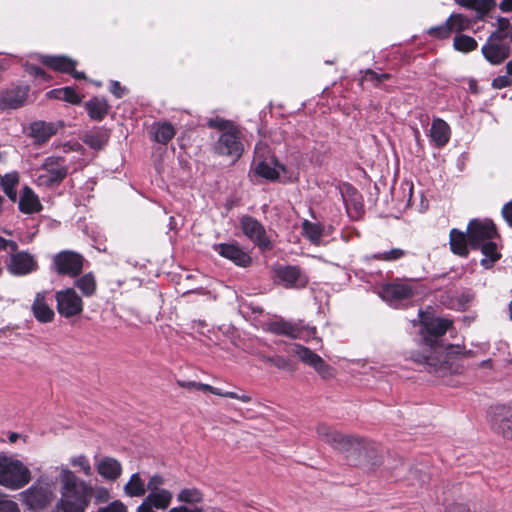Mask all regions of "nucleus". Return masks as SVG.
Listing matches in <instances>:
<instances>
[{
	"label": "nucleus",
	"instance_id": "obj_1",
	"mask_svg": "<svg viewBox=\"0 0 512 512\" xmlns=\"http://www.w3.org/2000/svg\"><path fill=\"white\" fill-rule=\"evenodd\" d=\"M59 479L61 497L53 512H85L92 498V486L67 467H61Z\"/></svg>",
	"mask_w": 512,
	"mask_h": 512
},
{
	"label": "nucleus",
	"instance_id": "obj_2",
	"mask_svg": "<svg viewBox=\"0 0 512 512\" xmlns=\"http://www.w3.org/2000/svg\"><path fill=\"white\" fill-rule=\"evenodd\" d=\"M468 240L472 248H478L485 256L481 265L490 269L501 258L494 239L498 236L494 223L490 220H471L467 227Z\"/></svg>",
	"mask_w": 512,
	"mask_h": 512
},
{
	"label": "nucleus",
	"instance_id": "obj_3",
	"mask_svg": "<svg viewBox=\"0 0 512 512\" xmlns=\"http://www.w3.org/2000/svg\"><path fill=\"white\" fill-rule=\"evenodd\" d=\"M458 348L455 346L431 347L428 354L422 356L421 362L427 366L430 373L439 377L457 372L456 361L458 359Z\"/></svg>",
	"mask_w": 512,
	"mask_h": 512
},
{
	"label": "nucleus",
	"instance_id": "obj_4",
	"mask_svg": "<svg viewBox=\"0 0 512 512\" xmlns=\"http://www.w3.org/2000/svg\"><path fill=\"white\" fill-rule=\"evenodd\" d=\"M497 22L498 29L490 35L481 49L484 58L492 65L501 64L510 55V46L506 41L510 20L500 17Z\"/></svg>",
	"mask_w": 512,
	"mask_h": 512
},
{
	"label": "nucleus",
	"instance_id": "obj_5",
	"mask_svg": "<svg viewBox=\"0 0 512 512\" xmlns=\"http://www.w3.org/2000/svg\"><path fill=\"white\" fill-rule=\"evenodd\" d=\"M30 480L31 472L20 460L0 452V485L16 490Z\"/></svg>",
	"mask_w": 512,
	"mask_h": 512
},
{
	"label": "nucleus",
	"instance_id": "obj_6",
	"mask_svg": "<svg viewBox=\"0 0 512 512\" xmlns=\"http://www.w3.org/2000/svg\"><path fill=\"white\" fill-rule=\"evenodd\" d=\"M266 325L267 331L293 339L309 341L310 339H314L316 336V328L305 324L302 320L287 321L280 318L278 320L270 321Z\"/></svg>",
	"mask_w": 512,
	"mask_h": 512
},
{
	"label": "nucleus",
	"instance_id": "obj_7",
	"mask_svg": "<svg viewBox=\"0 0 512 512\" xmlns=\"http://www.w3.org/2000/svg\"><path fill=\"white\" fill-rule=\"evenodd\" d=\"M68 174L65 160L60 157H48L37 170L36 182L39 186L50 187L59 184Z\"/></svg>",
	"mask_w": 512,
	"mask_h": 512
},
{
	"label": "nucleus",
	"instance_id": "obj_8",
	"mask_svg": "<svg viewBox=\"0 0 512 512\" xmlns=\"http://www.w3.org/2000/svg\"><path fill=\"white\" fill-rule=\"evenodd\" d=\"M11 253L6 262L7 271L16 277H22L36 272L39 269L38 261L35 255L25 250H18L16 243L15 249H10Z\"/></svg>",
	"mask_w": 512,
	"mask_h": 512
},
{
	"label": "nucleus",
	"instance_id": "obj_9",
	"mask_svg": "<svg viewBox=\"0 0 512 512\" xmlns=\"http://www.w3.org/2000/svg\"><path fill=\"white\" fill-rule=\"evenodd\" d=\"M416 294V285L396 280L382 286L379 296L393 307H399L403 302L409 301Z\"/></svg>",
	"mask_w": 512,
	"mask_h": 512
},
{
	"label": "nucleus",
	"instance_id": "obj_10",
	"mask_svg": "<svg viewBox=\"0 0 512 512\" xmlns=\"http://www.w3.org/2000/svg\"><path fill=\"white\" fill-rule=\"evenodd\" d=\"M83 262L84 258L81 254L65 250L54 256L53 267L59 275L76 277L83 269Z\"/></svg>",
	"mask_w": 512,
	"mask_h": 512
},
{
	"label": "nucleus",
	"instance_id": "obj_11",
	"mask_svg": "<svg viewBox=\"0 0 512 512\" xmlns=\"http://www.w3.org/2000/svg\"><path fill=\"white\" fill-rule=\"evenodd\" d=\"M243 150L244 148L240 141L239 131L236 128L222 132L217 142L214 144L215 153L234 159L240 158Z\"/></svg>",
	"mask_w": 512,
	"mask_h": 512
},
{
	"label": "nucleus",
	"instance_id": "obj_12",
	"mask_svg": "<svg viewBox=\"0 0 512 512\" xmlns=\"http://www.w3.org/2000/svg\"><path fill=\"white\" fill-rule=\"evenodd\" d=\"M57 310L63 317L70 318L80 314L83 310V301L73 288L56 292Z\"/></svg>",
	"mask_w": 512,
	"mask_h": 512
},
{
	"label": "nucleus",
	"instance_id": "obj_13",
	"mask_svg": "<svg viewBox=\"0 0 512 512\" xmlns=\"http://www.w3.org/2000/svg\"><path fill=\"white\" fill-rule=\"evenodd\" d=\"M54 498V494L49 487L41 485H32L27 490L20 493V500L30 510H39L46 507Z\"/></svg>",
	"mask_w": 512,
	"mask_h": 512
},
{
	"label": "nucleus",
	"instance_id": "obj_14",
	"mask_svg": "<svg viewBox=\"0 0 512 512\" xmlns=\"http://www.w3.org/2000/svg\"><path fill=\"white\" fill-rule=\"evenodd\" d=\"M240 227L243 234L254 242L261 250L271 248V242L266 235L264 226L251 216H243L240 219Z\"/></svg>",
	"mask_w": 512,
	"mask_h": 512
},
{
	"label": "nucleus",
	"instance_id": "obj_15",
	"mask_svg": "<svg viewBox=\"0 0 512 512\" xmlns=\"http://www.w3.org/2000/svg\"><path fill=\"white\" fill-rule=\"evenodd\" d=\"M292 353L303 363L311 366L322 378L329 379L333 376V369L325 361L309 348L300 344L294 345Z\"/></svg>",
	"mask_w": 512,
	"mask_h": 512
},
{
	"label": "nucleus",
	"instance_id": "obj_16",
	"mask_svg": "<svg viewBox=\"0 0 512 512\" xmlns=\"http://www.w3.org/2000/svg\"><path fill=\"white\" fill-rule=\"evenodd\" d=\"M260 148L256 147V155L253 162V171L256 175L275 181L279 178L280 172H285V167L281 165L273 156L268 158H261L259 155Z\"/></svg>",
	"mask_w": 512,
	"mask_h": 512
},
{
	"label": "nucleus",
	"instance_id": "obj_17",
	"mask_svg": "<svg viewBox=\"0 0 512 512\" xmlns=\"http://www.w3.org/2000/svg\"><path fill=\"white\" fill-rule=\"evenodd\" d=\"M491 428L506 439L512 440V408L496 406L490 418Z\"/></svg>",
	"mask_w": 512,
	"mask_h": 512
},
{
	"label": "nucleus",
	"instance_id": "obj_18",
	"mask_svg": "<svg viewBox=\"0 0 512 512\" xmlns=\"http://www.w3.org/2000/svg\"><path fill=\"white\" fill-rule=\"evenodd\" d=\"M29 87L27 85L11 86L0 93V109H18L22 107L28 97Z\"/></svg>",
	"mask_w": 512,
	"mask_h": 512
},
{
	"label": "nucleus",
	"instance_id": "obj_19",
	"mask_svg": "<svg viewBox=\"0 0 512 512\" xmlns=\"http://www.w3.org/2000/svg\"><path fill=\"white\" fill-rule=\"evenodd\" d=\"M275 274L287 288H303L308 283V277L298 266H279L275 269Z\"/></svg>",
	"mask_w": 512,
	"mask_h": 512
},
{
	"label": "nucleus",
	"instance_id": "obj_20",
	"mask_svg": "<svg viewBox=\"0 0 512 512\" xmlns=\"http://www.w3.org/2000/svg\"><path fill=\"white\" fill-rule=\"evenodd\" d=\"M214 250L222 257L241 267H247L252 261L250 255L236 243L216 244Z\"/></svg>",
	"mask_w": 512,
	"mask_h": 512
},
{
	"label": "nucleus",
	"instance_id": "obj_21",
	"mask_svg": "<svg viewBox=\"0 0 512 512\" xmlns=\"http://www.w3.org/2000/svg\"><path fill=\"white\" fill-rule=\"evenodd\" d=\"M63 127L61 122L36 121L30 126L31 136L35 143L43 144L55 135Z\"/></svg>",
	"mask_w": 512,
	"mask_h": 512
},
{
	"label": "nucleus",
	"instance_id": "obj_22",
	"mask_svg": "<svg viewBox=\"0 0 512 512\" xmlns=\"http://www.w3.org/2000/svg\"><path fill=\"white\" fill-rule=\"evenodd\" d=\"M451 325L452 322L448 319L433 318L423 323L421 332L424 339L432 343L434 339L443 336Z\"/></svg>",
	"mask_w": 512,
	"mask_h": 512
},
{
	"label": "nucleus",
	"instance_id": "obj_23",
	"mask_svg": "<svg viewBox=\"0 0 512 512\" xmlns=\"http://www.w3.org/2000/svg\"><path fill=\"white\" fill-rule=\"evenodd\" d=\"M47 292H38L32 304L34 317L42 323L51 322L54 319V311L46 301Z\"/></svg>",
	"mask_w": 512,
	"mask_h": 512
},
{
	"label": "nucleus",
	"instance_id": "obj_24",
	"mask_svg": "<svg viewBox=\"0 0 512 512\" xmlns=\"http://www.w3.org/2000/svg\"><path fill=\"white\" fill-rule=\"evenodd\" d=\"M97 472L106 480L115 481L122 473V466L112 457H103L96 464Z\"/></svg>",
	"mask_w": 512,
	"mask_h": 512
},
{
	"label": "nucleus",
	"instance_id": "obj_25",
	"mask_svg": "<svg viewBox=\"0 0 512 512\" xmlns=\"http://www.w3.org/2000/svg\"><path fill=\"white\" fill-rule=\"evenodd\" d=\"M172 498V493L167 489L149 491V494L144 498L141 505H144L150 509L155 508L165 510L171 504Z\"/></svg>",
	"mask_w": 512,
	"mask_h": 512
},
{
	"label": "nucleus",
	"instance_id": "obj_26",
	"mask_svg": "<svg viewBox=\"0 0 512 512\" xmlns=\"http://www.w3.org/2000/svg\"><path fill=\"white\" fill-rule=\"evenodd\" d=\"M18 207L25 214L37 213L42 209L38 196L28 186L21 191Z\"/></svg>",
	"mask_w": 512,
	"mask_h": 512
},
{
	"label": "nucleus",
	"instance_id": "obj_27",
	"mask_svg": "<svg viewBox=\"0 0 512 512\" xmlns=\"http://www.w3.org/2000/svg\"><path fill=\"white\" fill-rule=\"evenodd\" d=\"M450 134V127L444 120L440 118L433 120L430 128V138L436 146L446 145L450 139Z\"/></svg>",
	"mask_w": 512,
	"mask_h": 512
},
{
	"label": "nucleus",
	"instance_id": "obj_28",
	"mask_svg": "<svg viewBox=\"0 0 512 512\" xmlns=\"http://www.w3.org/2000/svg\"><path fill=\"white\" fill-rule=\"evenodd\" d=\"M41 62L49 68L63 73L72 72L76 66V61L66 56H41Z\"/></svg>",
	"mask_w": 512,
	"mask_h": 512
},
{
	"label": "nucleus",
	"instance_id": "obj_29",
	"mask_svg": "<svg viewBox=\"0 0 512 512\" xmlns=\"http://www.w3.org/2000/svg\"><path fill=\"white\" fill-rule=\"evenodd\" d=\"M450 248L451 251L459 255L461 257H466L468 255L467 244L469 243L468 234L466 235L464 232L458 229H452L450 231Z\"/></svg>",
	"mask_w": 512,
	"mask_h": 512
},
{
	"label": "nucleus",
	"instance_id": "obj_30",
	"mask_svg": "<svg viewBox=\"0 0 512 512\" xmlns=\"http://www.w3.org/2000/svg\"><path fill=\"white\" fill-rule=\"evenodd\" d=\"M362 440L353 435H344L339 432L332 447L344 453L356 451L361 446Z\"/></svg>",
	"mask_w": 512,
	"mask_h": 512
},
{
	"label": "nucleus",
	"instance_id": "obj_31",
	"mask_svg": "<svg viewBox=\"0 0 512 512\" xmlns=\"http://www.w3.org/2000/svg\"><path fill=\"white\" fill-rule=\"evenodd\" d=\"M88 115L91 119L100 121L108 113L107 101L103 98H92L85 104Z\"/></svg>",
	"mask_w": 512,
	"mask_h": 512
},
{
	"label": "nucleus",
	"instance_id": "obj_32",
	"mask_svg": "<svg viewBox=\"0 0 512 512\" xmlns=\"http://www.w3.org/2000/svg\"><path fill=\"white\" fill-rule=\"evenodd\" d=\"M146 490V483L139 473L132 474L129 481L124 485V493L129 497H142Z\"/></svg>",
	"mask_w": 512,
	"mask_h": 512
},
{
	"label": "nucleus",
	"instance_id": "obj_33",
	"mask_svg": "<svg viewBox=\"0 0 512 512\" xmlns=\"http://www.w3.org/2000/svg\"><path fill=\"white\" fill-rule=\"evenodd\" d=\"M75 286L82 292L85 297H91L96 292V280L93 273L89 272L75 281Z\"/></svg>",
	"mask_w": 512,
	"mask_h": 512
},
{
	"label": "nucleus",
	"instance_id": "obj_34",
	"mask_svg": "<svg viewBox=\"0 0 512 512\" xmlns=\"http://www.w3.org/2000/svg\"><path fill=\"white\" fill-rule=\"evenodd\" d=\"M109 135L106 130H96L87 133L83 142L89 147L99 150L101 149L108 141Z\"/></svg>",
	"mask_w": 512,
	"mask_h": 512
},
{
	"label": "nucleus",
	"instance_id": "obj_35",
	"mask_svg": "<svg viewBox=\"0 0 512 512\" xmlns=\"http://www.w3.org/2000/svg\"><path fill=\"white\" fill-rule=\"evenodd\" d=\"M19 182L17 173H8L1 179V186L7 197L13 202L17 199L16 186Z\"/></svg>",
	"mask_w": 512,
	"mask_h": 512
},
{
	"label": "nucleus",
	"instance_id": "obj_36",
	"mask_svg": "<svg viewBox=\"0 0 512 512\" xmlns=\"http://www.w3.org/2000/svg\"><path fill=\"white\" fill-rule=\"evenodd\" d=\"M47 96L50 98L64 100L71 104H78L81 101V98L79 97V95L71 87H65V88L51 90L47 93Z\"/></svg>",
	"mask_w": 512,
	"mask_h": 512
},
{
	"label": "nucleus",
	"instance_id": "obj_37",
	"mask_svg": "<svg viewBox=\"0 0 512 512\" xmlns=\"http://www.w3.org/2000/svg\"><path fill=\"white\" fill-rule=\"evenodd\" d=\"M453 47L460 52L468 53L477 48V41L468 35H457L453 40Z\"/></svg>",
	"mask_w": 512,
	"mask_h": 512
},
{
	"label": "nucleus",
	"instance_id": "obj_38",
	"mask_svg": "<svg viewBox=\"0 0 512 512\" xmlns=\"http://www.w3.org/2000/svg\"><path fill=\"white\" fill-rule=\"evenodd\" d=\"M175 135L173 126L169 123L158 124L155 128L154 139L162 144L168 143Z\"/></svg>",
	"mask_w": 512,
	"mask_h": 512
},
{
	"label": "nucleus",
	"instance_id": "obj_39",
	"mask_svg": "<svg viewBox=\"0 0 512 512\" xmlns=\"http://www.w3.org/2000/svg\"><path fill=\"white\" fill-rule=\"evenodd\" d=\"M303 234L312 243L318 244L322 237V227L318 223H312L308 220L303 222Z\"/></svg>",
	"mask_w": 512,
	"mask_h": 512
},
{
	"label": "nucleus",
	"instance_id": "obj_40",
	"mask_svg": "<svg viewBox=\"0 0 512 512\" xmlns=\"http://www.w3.org/2000/svg\"><path fill=\"white\" fill-rule=\"evenodd\" d=\"M448 24L451 25V31L461 32L471 27V20L463 14H451L447 19Z\"/></svg>",
	"mask_w": 512,
	"mask_h": 512
},
{
	"label": "nucleus",
	"instance_id": "obj_41",
	"mask_svg": "<svg viewBox=\"0 0 512 512\" xmlns=\"http://www.w3.org/2000/svg\"><path fill=\"white\" fill-rule=\"evenodd\" d=\"M316 433L320 440L329 444L331 447L339 434L338 431L324 423H320L317 425Z\"/></svg>",
	"mask_w": 512,
	"mask_h": 512
},
{
	"label": "nucleus",
	"instance_id": "obj_42",
	"mask_svg": "<svg viewBox=\"0 0 512 512\" xmlns=\"http://www.w3.org/2000/svg\"><path fill=\"white\" fill-rule=\"evenodd\" d=\"M457 4L469 8L475 9L478 13L484 14L491 7V0H454Z\"/></svg>",
	"mask_w": 512,
	"mask_h": 512
},
{
	"label": "nucleus",
	"instance_id": "obj_43",
	"mask_svg": "<svg viewBox=\"0 0 512 512\" xmlns=\"http://www.w3.org/2000/svg\"><path fill=\"white\" fill-rule=\"evenodd\" d=\"M407 252L400 248H392L389 251L382 252V253H376L371 255L372 259L379 260V261H387L392 262L399 260L406 256Z\"/></svg>",
	"mask_w": 512,
	"mask_h": 512
},
{
	"label": "nucleus",
	"instance_id": "obj_44",
	"mask_svg": "<svg viewBox=\"0 0 512 512\" xmlns=\"http://www.w3.org/2000/svg\"><path fill=\"white\" fill-rule=\"evenodd\" d=\"M178 500L185 503H198L202 500L201 492L196 488L183 489L178 494Z\"/></svg>",
	"mask_w": 512,
	"mask_h": 512
},
{
	"label": "nucleus",
	"instance_id": "obj_45",
	"mask_svg": "<svg viewBox=\"0 0 512 512\" xmlns=\"http://www.w3.org/2000/svg\"><path fill=\"white\" fill-rule=\"evenodd\" d=\"M70 464L73 467H78L85 476L92 475V467L88 458L85 455L74 456L70 459Z\"/></svg>",
	"mask_w": 512,
	"mask_h": 512
},
{
	"label": "nucleus",
	"instance_id": "obj_46",
	"mask_svg": "<svg viewBox=\"0 0 512 512\" xmlns=\"http://www.w3.org/2000/svg\"><path fill=\"white\" fill-rule=\"evenodd\" d=\"M427 32L430 36H432L434 38L446 39L450 36L452 31H451V25L448 24V22L446 21L445 23H443L439 26L429 28Z\"/></svg>",
	"mask_w": 512,
	"mask_h": 512
},
{
	"label": "nucleus",
	"instance_id": "obj_47",
	"mask_svg": "<svg viewBox=\"0 0 512 512\" xmlns=\"http://www.w3.org/2000/svg\"><path fill=\"white\" fill-rule=\"evenodd\" d=\"M211 393L214 394V395H217V396L238 399V400H240L242 402H245V403L251 401V397L249 395H247V394L239 395V394H237L235 392H231V391L223 392L221 389L216 388V387H213V390L211 391Z\"/></svg>",
	"mask_w": 512,
	"mask_h": 512
},
{
	"label": "nucleus",
	"instance_id": "obj_48",
	"mask_svg": "<svg viewBox=\"0 0 512 512\" xmlns=\"http://www.w3.org/2000/svg\"><path fill=\"white\" fill-rule=\"evenodd\" d=\"M265 361L267 363H270L274 365L275 367L279 369H286V370H292V365L289 359H286L281 356H272V357H266Z\"/></svg>",
	"mask_w": 512,
	"mask_h": 512
},
{
	"label": "nucleus",
	"instance_id": "obj_49",
	"mask_svg": "<svg viewBox=\"0 0 512 512\" xmlns=\"http://www.w3.org/2000/svg\"><path fill=\"white\" fill-rule=\"evenodd\" d=\"M96 512H128V510L121 501L115 500L107 506L99 508Z\"/></svg>",
	"mask_w": 512,
	"mask_h": 512
},
{
	"label": "nucleus",
	"instance_id": "obj_50",
	"mask_svg": "<svg viewBox=\"0 0 512 512\" xmlns=\"http://www.w3.org/2000/svg\"><path fill=\"white\" fill-rule=\"evenodd\" d=\"M389 78L390 75L388 73H377L373 70H367L364 76L366 81H371L373 83H379Z\"/></svg>",
	"mask_w": 512,
	"mask_h": 512
},
{
	"label": "nucleus",
	"instance_id": "obj_51",
	"mask_svg": "<svg viewBox=\"0 0 512 512\" xmlns=\"http://www.w3.org/2000/svg\"><path fill=\"white\" fill-rule=\"evenodd\" d=\"M208 126L211 128H218L222 132H224L228 129H231V128H235L230 122L223 120V119H219V118L210 119L208 121Z\"/></svg>",
	"mask_w": 512,
	"mask_h": 512
},
{
	"label": "nucleus",
	"instance_id": "obj_52",
	"mask_svg": "<svg viewBox=\"0 0 512 512\" xmlns=\"http://www.w3.org/2000/svg\"><path fill=\"white\" fill-rule=\"evenodd\" d=\"M164 484V478L160 475H153L148 483L146 484L147 490L149 491H156V490H163V488H160L161 485Z\"/></svg>",
	"mask_w": 512,
	"mask_h": 512
},
{
	"label": "nucleus",
	"instance_id": "obj_53",
	"mask_svg": "<svg viewBox=\"0 0 512 512\" xmlns=\"http://www.w3.org/2000/svg\"><path fill=\"white\" fill-rule=\"evenodd\" d=\"M0 512H20L16 502L9 499H0Z\"/></svg>",
	"mask_w": 512,
	"mask_h": 512
},
{
	"label": "nucleus",
	"instance_id": "obj_54",
	"mask_svg": "<svg viewBox=\"0 0 512 512\" xmlns=\"http://www.w3.org/2000/svg\"><path fill=\"white\" fill-rule=\"evenodd\" d=\"M510 85H511V78L507 75L498 76L492 82V86L495 89H502V88L508 87Z\"/></svg>",
	"mask_w": 512,
	"mask_h": 512
},
{
	"label": "nucleus",
	"instance_id": "obj_55",
	"mask_svg": "<svg viewBox=\"0 0 512 512\" xmlns=\"http://www.w3.org/2000/svg\"><path fill=\"white\" fill-rule=\"evenodd\" d=\"M501 213L507 224L512 227V200L502 207Z\"/></svg>",
	"mask_w": 512,
	"mask_h": 512
},
{
	"label": "nucleus",
	"instance_id": "obj_56",
	"mask_svg": "<svg viewBox=\"0 0 512 512\" xmlns=\"http://www.w3.org/2000/svg\"><path fill=\"white\" fill-rule=\"evenodd\" d=\"M126 89L120 85L118 81H112L110 85V92L117 98L124 96Z\"/></svg>",
	"mask_w": 512,
	"mask_h": 512
},
{
	"label": "nucleus",
	"instance_id": "obj_57",
	"mask_svg": "<svg viewBox=\"0 0 512 512\" xmlns=\"http://www.w3.org/2000/svg\"><path fill=\"white\" fill-rule=\"evenodd\" d=\"M16 242L13 240H7L0 236V249L6 250V249H15Z\"/></svg>",
	"mask_w": 512,
	"mask_h": 512
},
{
	"label": "nucleus",
	"instance_id": "obj_58",
	"mask_svg": "<svg viewBox=\"0 0 512 512\" xmlns=\"http://www.w3.org/2000/svg\"><path fill=\"white\" fill-rule=\"evenodd\" d=\"M177 384L182 387V388H185V389H188V390H197V386H198V382H195V381H183V380H178L177 381Z\"/></svg>",
	"mask_w": 512,
	"mask_h": 512
},
{
	"label": "nucleus",
	"instance_id": "obj_59",
	"mask_svg": "<svg viewBox=\"0 0 512 512\" xmlns=\"http://www.w3.org/2000/svg\"><path fill=\"white\" fill-rule=\"evenodd\" d=\"M499 9L502 12H512V0H502Z\"/></svg>",
	"mask_w": 512,
	"mask_h": 512
},
{
	"label": "nucleus",
	"instance_id": "obj_60",
	"mask_svg": "<svg viewBox=\"0 0 512 512\" xmlns=\"http://www.w3.org/2000/svg\"><path fill=\"white\" fill-rule=\"evenodd\" d=\"M29 73L44 78L46 76V73L43 69L40 67L32 66L29 68Z\"/></svg>",
	"mask_w": 512,
	"mask_h": 512
},
{
	"label": "nucleus",
	"instance_id": "obj_61",
	"mask_svg": "<svg viewBox=\"0 0 512 512\" xmlns=\"http://www.w3.org/2000/svg\"><path fill=\"white\" fill-rule=\"evenodd\" d=\"M419 472H420V471H419L418 469H416V468H413V469H411V470H410V475H411V481H412V484H414V480H415V478H418V479H419V481L424 482V479H423V477L419 474Z\"/></svg>",
	"mask_w": 512,
	"mask_h": 512
},
{
	"label": "nucleus",
	"instance_id": "obj_62",
	"mask_svg": "<svg viewBox=\"0 0 512 512\" xmlns=\"http://www.w3.org/2000/svg\"><path fill=\"white\" fill-rule=\"evenodd\" d=\"M168 512H199V510L189 509L185 506H180V507H174V508L170 509Z\"/></svg>",
	"mask_w": 512,
	"mask_h": 512
},
{
	"label": "nucleus",
	"instance_id": "obj_63",
	"mask_svg": "<svg viewBox=\"0 0 512 512\" xmlns=\"http://www.w3.org/2000/svg\"><path fill=\"white\" fill-rule=\"evenodd\" d=\"M197 390L211 393V391L213 390V386L209 384L199 383L197 386Z\"/></svg>",
	"mask_w": 512,
	"mask_h": 512
},
{
	"label": "nucleus",
	"instance_id": "obj_64",
	"mask_svg": "<svg viewBox=\"0 0 512 512\" xmlns=\"http://www.w3.org/2000/svg\"><path fill=\"white\" fill-rule=\"evenodd\" d=\"M70 74L75 78V79H85V74L83 72H78L75 70V68H73V71L70 72Z\"/></svg>",
	"mask_w": 512,
	"mask_h": 512
}]
</instances>
